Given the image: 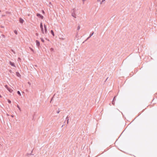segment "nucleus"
Listing matches in <instances>:
<instances>
[{
    "instance_id": "37",
    "label": "nucleus",
    "mask_w": 157,
    "mask_h": 157,
    "mask_svg": "<svg viewBox=\"0 0 157 157\" xmlns=\"http://www.w3.org/2000/svg\"><path fill=\"white\" fill-rule=\"evenodd\" d=\"M0 12H1V10H0Z\"/></svg>"
},
{
    "instance_id": "2",
    "label": "nucleus",
    "mask_w": 157,
    "mask_h": 157,
    "mask_svg": "<svg viewBox=\"0 0 157 157\" xmlns=\"http://www.w3.org/2000/svg\"><path fill=\"white\" fill-rule=\"evenodd\" d=\"M36 16H37L39 17L41 19H43L44 18V17L39 13H37L36 14Z\"/></svg>"
},
{
    "instance_id": "17",
    "label": "nucleus",
    "mask_w": 157,
    "mask_h": 157,
    "mask_svg": "<svg viewBox=\"0 0 157 157\" xmlns=\"http://www.w3.org/2000/svg\"><path fill=\"white\" fill-rule=\"evenodd\" d=\"M94 32H93L91 34H90V37H91L94 34Z\"/></svg>"
},
{
    "instance_id": "32",
    "label": "nucleus",
    "mask_w": 157,
    "mask_h": 157,
    "mask_svg": "<svg viewBox=\"0 0 157 157\" xmlns=\"http://www.w3.org/2000/svg\"><path fill=\"white\" fill-rule=\"evenodd\" d=\"M2 36L3 37H5V36L4 35H2Z\"/></svg>"
},
{
    "instance_id": "12",
    "label": "nucleus",
    "mask_w": 157,
    "mask_h": 157,
    "mask_svg": "<svg viewBox=\"0 0 157 157\" xmlns=\"http://www.w3.org/2000/svg\"><path fill=\"white\" fill-rule=\"evenodd\" d=\"M66 120H67V124L68 123V121H69V119L68 117H67L66 118Z\"/></svg>"
},
{
    "instance_id": "35",
    "label": "nucleus",
    "mask_w": 157,
    "mask_h": 157,
    "mask_svg": "<svg viewBox=\"0 0 157 157\" xmlns=\"http://www.w3.org/2000/svg\"><path fill=\"white\" fill-rule=\"evenodd\" d=\"M12 117H13V115H12L11 116Z\"/></svg>"
},
{
    "instance_id": "19",
    "label": "nucleus",
    "mask_w": 157,
    "mask_h": 157,
    "mask_svg": "<svg viewBox=\"0 0 157 157\" xmlns=\"http://www.w3.org/2000/svg\"><path fill=\"white\" fill-rule=\"evenodd\" d=\"M40 39L41 40V41L43 42H44V40L43 39V38H40Z\"/></svg>"
},
{
    "instance_id": "25",
    "label": "nucleus",
    "mask_w": 157,
    "mask_h": 157,
    "mask_svg": "<svg viewBox=\"0 0 157 157\" xmlns=\"http://www.w3.org/2000/svg\"><path fill=\"white\" fill-rule=\"evenodd\" d=\"M97 1H98V2H100H100H101V0H97Z\"/></svg>"
},
{
    "instance_id": "21",
    "label": "nucleus",
    "mask_w": 157,
    "mask_h": 157,
    "mask_svg": "<svg viewBox=\"0 0 157 157\" xmlns=\"http://www.w3.org/2000/svg\"><path fill=\"white\" fill-rule=\"evenodd\" d=\"M80 29V27L79 26H78L77 27V30H78Z\"/></svg>"
},
{
    "instance_id": "6",
    "label": "nucleus",
    "mask_w": 157,
    "mask_h": 157,
    "mask_svg": "<svg viewBox=\"0 0 157 157\" xmlns=\"http://www.w3.org/2000/svg\"><path fill=\"white\" fill-rule=\"evenodd\" d=\"M44 31L45 33H46L47 32V28L46 25H44Z\"/></svg>"
},
{
    "instance_id": "20",
    "label": "nucleus",
    "mask_w": 157,
    "mask_h": 157,
    "mask_svg": "<svg viewBox=\"0 0 157 157\" xmlns=\"http://www.w3.org/2000/svg\"><path fill=\"white\" fill-rule=\"evenodd\" d=\"M5 87H6V88L7 89H8V88H9L7 85H5Z\"/></svg>"
},
{
    "instance_id": "33",
    "label": "nucleus",
    "mask_w": 157,
    "mask_h": 157,
    "mask_svg": "<svg viewBox=\"0 0 157 157\" xmlns=\"http://www.w3.org/2000/svg\"><path fill=\"white\" fill-rule=\"evenodd\" d=\"M85 0H82V1H83V2L85 1Z\"/></svg>"
},
{
    "instance_id": "30",
    "label": "nucleus",
    "mask_w": 157,
    "mask_h": 157,
    "mask_svg": "<svg viewBox=\"0 0 157 157\" xmlns=\"http://www.w3.org/2000/svg\"><path fill=\"white\" fill-rule=\"evenodd\" d=\"M42 12L43 13H44V10H42Z\"/></svg>"
},
{
    "instance_id": "14",
    "label": "nucleus",
    "mask_w": 157,
    "mask_h": 157,
    "mask_svg": "<svg viewBox=\"0 0 157 157\" xmlns=\"http://www.w3.org/2000/svg\"><path fill=\"white\" fill-rule=\"evenodd\" d=\"M14 32L17 35V32L16 30H14Z\"/></svg>"
},
{
    "instance_id": "13",
    "label": "nucleus",
    "mask_w": 157,
    "mask_h": 157,
    "mask_svg": "<svg viewBox=\"0 0 157 157\" xmlns=\"http://www.w3.org/2000/svg\"><path fill=\"white\" fill-rule=\"evenodd\" d=\"M43 28V25H42V23H41L40 24V28Z\"/></svg>"
},
{
    "instance_id": "9",
    "label": "nucleus",
    "mask_w": 157,
    "mask_h": 157,
    "mask_svg": "<svg viewBox=\"0 0 157 157\" xmlns=\"http://www.w3.org/2000/svg\"><path fill=\"white\" fill-rule=\"evenodd\" d=\"M116 97V96H115L114 97V98H113V101H112V104H113V105H114V101L115 100V98Z\"/></svg>"
},
{
    "instance_id": "36",
    "label": "nucleus",
    "mask_w": 157,
    "mask_h": 157,
    "mask_svg": "<svg viewBox=\"0 0 157 157\" xmlns=\"http://www.w3.org/2000/svg\"><path fill=\"white\" fill-rule=\"evenodd\" d=\"M108 78H107V79H106V80H107V79H108Z\"/></svg>"
},
{
    "instance_id": "3",
    "label": "nucleus",
    "mask_w": 157,
    "mask_h": 157,
    "mask_svg": "<svg viewBox=\"0 0 157 157\" xmlns=\"http://www.w3.org/2000/svg\"><path fill=\"white\" fill-rule=\"evenodd\" d=\"M36 45L38 47H39L40 46V43L39 41L38 40H36Z\"/></svg>"
},
{
    "instance_id": "29",
    "label": "nucleus",
    "mask_w": 157,
    "mask_h": 157,
    "mask_svg": "<svg viewBox=\"0 0 157 157\" xmlns=\"http://www.w3.org/2000/svg\"><path fill=\"white\" fill-rule=\"evenodd\" d=\"M60 111H57V113H59V112Z\"/></svg>"
},
{
    "instance_id": "4",
    "label": "nucleus",
    "mask_w": 157,
    "mask_h": 157,
    "mask_svg": "<svg viewBox=\"0 0 157 157\" xmlns=\"http://www.w3.org/2000/svg\"><path fill=\"white\" fill-rule=\"evenodd\" d=\"M10 64L12 66L16 67V66L13 63L10 61Z\"/></svg>"
},
{
    "instance_id": "24",
    "label": "nucleus",
    "mask_w": 157,
    "mask_h": 157,
    "mask_svg": "<svg viewBox=\"0 0 157 157\" xmlns=\"http://www.w3.org/2000/svg\"><path fill=\"white\" fill-rule=\"evenodd\" d=\"M50 50L52 51H54V49L53 48H51V49H50Z\"/></svg>"
},
{
    "instance_id": "28",
    "label": "nucleus",
    "mask_w": 157,
    "mask_h": 157,
    "mask_svg": "<svg viewBox=\"0 0 157 157\" xmlns=\"http://www.w3.org/2000/svg\"><path fill=\"white\" fill-rule=\"evenodd\" d=\"M20 59H21L20 58H18V61H19V60H20Z\"/></svg>"
},
{
    "instance_id": "34",
    "label": "nucleus",
    "mask_w": 157,
    "mask_h": 157,
    "mask_svg": "<svg viewBox=\"0 0 157 157\" xmlns=\"http://www.w3.org/2000/svg\"><path fill=\"white\" fill-rule=\"evenodd\" d=\"M36 35H38V34L37 33H36Z\"/></svg>"
},
{
    "instance_id": "5",
    "label": "nucleus",
    "mask_w": 157,
    "mask_h": 157,
    "mask_svg": "<svg viewBox=\"0 0 157 157\" xmlns=\"http://www.w3.org/2000/svg\"><path fill=\"white\" fill-rule=\"evenodd\" d=\"M19 21L20 22L21 24L23 23L24 21V20L21 18H19Z\"/></svg>"
},
{
    "instance_id": "23",
    "label": "nucleus",
    "mask_w": 157,
    "mask_h": 157,
    "mask_svg": "<svg viewBox=\"0 0 157 157\" xmlns=\"http://www.w3.org/2000/svg\"><path fill=\"white\" fill-rule=\"evenodd\" d=\"M8 102L10 104L11 103V101L9 100H8Z\"/></svg>"
},
{
    "instance_id": "16",
    "label": "nucleus",
    "mask_w": 157,
    "mask_h": 157,
    "mask_svg": "<svg viewBox=\"0 0 157 157\" xmlns=\"http://www.w3.org/2000/svg\"><path fill=\"white\" fill-rule=\"evenodd\" d=\"M17 93L19 95H21V93L19 91H17Z\"/></svg>"
},
{
    "instance_id": "31",
    "label": "nucleus",
    "mask_w": 157,
    "mask_h": 157,
    "mask_svg": "<svg viewBox=\"0 0 157 157\" xmlns=\"http://www.w3.org/2000/svg\"><path fill=\"white\" fill-rule=\"evenodd\" d=\"M30 49L32 51H33V50L32 48H30Z\"/></svg>"
},
{
    "instance_id": "1",
    "label": "nucleus",
    "mask_w": 157,
    "mask_h": 157,
    "mask_svg": "<svg viewBox=\"0 0 157 157\" xmlns=\"http://www.w3.org/2000/svg\"><path fill=\"white\" fill-rule=\"evenodd\" d=\"M78 9L76 8H74L71 10V15L75 18L77 17L76 14L77 13L76 11Z\"/></svg>"
},
{
    "instance_id": "27",
    "label": "nucleus",
    "mask_w": 157,
    "mask_h": 157,
    "mask_svg": "<svg viewBox=\"0 0 157 157\" xmlns=\"http://www.w3.org/2000/svg\"><path fill=\"white\" fill-rule=\"evenodd\" d=\"M28 84L30 85H31V83L29 82H28Z\"/></svg>"
},
{
    "instance_id": "26",
    "label": "nucleus",
    "mask_w": 157,
    "mask_h": 157,
    "mask_svg": "<svg viewBox=\"0 0 157 157\" xmlns=\"http://www.w3.org/2000/svg\"><path fill=\"white\" fill-rule=\"evenodd\" d=\"M14 53V54H15V52L13 51V50H11Z\"/></svg>"
},
{
    "instance_id": "8",
    "label": "nucleus",
    "mask_w": 157,
    "mask_h": 157,
    "mask_svg": "<svg viewBox=\"0 0 157 157\" xmlns=\"http://www.w3.org/2000/svg\"><path fill=\"white\" fill-rule=\"evenodd\" d=\"M16 74L17 76V77H20V76H21V75H20V73H19V72H16Z\"/></svg>"
},
{
    "instance_id": "7",
    "label": "nucleus",
    "mask_w": 157,
    "mask_h": 157,
    "mask_svg": "<svg viewBox=\"0 0 157 157\" xmlns=\"http://www.w3.org/2000/svg\"><path fill=\"white\" fill-rule=\"evenodd\" d=\"M7 90L10 93H12L13 91V89L10 88H9Z\"/></svg>"
},
{
    "instance_id": "15",
    "label": "nucleus",
    "mask_w": 157,
    "mask_h": 157,
    "mask_svg": "<svg viewBox=\"0 0 157 157\" xmlns=\"http://www.w3.org/2000/svg\"><path fill=\"white\" fill-rule=\"evenodd\" d=\"M105 0H101V2L100 3V4H102V3L104 2L105 1Z\"/></svg>"
},
{
    "instance_id": "10",
    "label": "nucleus",
    "mask_w": 157,
    "mask_h": 157,
    "mask_svg": "<svg viewBox=\"0 0 157 157\" xmlns=\"http://www.w3.org/2000/svg\"><path fill=\"white\" fill-rule=\"evenodd\" d=\"M40 29H41V30L42 33L43 34H44V31L43 28H40Z\"/></svg>"
},
{
    "instance_id": "22",
    "label": "nucleus",
    "mask_w": 157,
    "mask_h": 157,
    "mask_svg": "<svg viewBox=\"0 0 157 157\" xmlns=\"http://www.w3.org/2000/svg\"><path fill=\"white\" fill-rule=\"evenodd\" d=\"M90 36L89 37H88L87 39H86L84 42H83V43H84V42L86 41L87 40H88L89 38H90Z\"/></svg>"
},
{
    "instance_id": "11",
    "label": "nucleus",
    "mask_w": 157,
    "mask_h": 157,
    "mask_svg": "<svg viewBox=\"0 0 157 157\" xmlns=\"http://www.w3.org/2000/svg\"><path fill=\"white\" fill-rule=\"evenodd\" d=\"M51 34H52V35L54 36V33L53 31L52 30H51Z\"/></svg>"
},
{
    "instance_id": "18",
    "label": "nucleus",
    "mask_w": 157,
    "mask_h": 157,
    "mask_svg": "<svg viewBox=\"0 0 157 157\" xmlns=\"http://www.w3.org/2000/svg\"><path fill=\"white\" fill-rule=\"evenodd\" d=\"M17 107L18 108V109H19L20 111H21V108L18 105H17Z\"/></svg>"
}]
</instances>
